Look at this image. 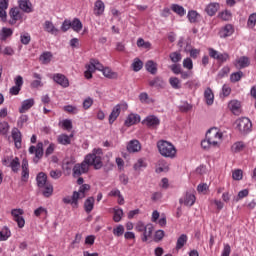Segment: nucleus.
Here are the masks:
<instances>
[{
	"label": "nucleus",
	"instance_id": "f257e3e1",
	"mask_svg": "<svg viewBox=\"0 0 256 256\" xmlns=\"http://www.w3.org/2000/svg\"><path fill=\"white\" fill-rule=\"evenodd\" d=\"M94 169H101L103 167V149L95 148L91 154L85 156L81 163H77L73 166L72 175L73 177H81L89 173V167Z\"/></svg>",
	"mask_w": 256,
	"mask_h": 256
},
{
	"label": "nucleus",
	"instance_id": "f03ea898",
	"mask_svg": "<svg viewBox=\"0 0 256 256\" xmlns=\"http://www.w3.org/2000/svg\"><path fill=\"white\" fill-rule=\"evenodd\" d=\"M221 137H223V134H221V132H219L217 128H210L206 132L205 139L201 141L202 149L208 151V149H211V147H217V145H219V139H221Z\"/></svg>",
	"mask_w": 256,
	"mask_h": 256
},
{
	"label": "nucleus",
	"instance_id": "7ed1b4c3",
	"mask_svg": "<svg viewBox=\"0 0 256 256\" xmlns=\"http://www.w3.org/2000/svg\"><path fill=\"white\" fill-rule=\"evenodd\" d=\"M157 148L162 157H166L167 159H175L177 157V148L167 140L158 141Z\"/></svg>",
	"mask_w": 256,
	"mask_h": 256
},
{
	"label": "nucleus",
	"instance_id": "20e7f679",
	"mask_svg": "<svg viewBox=\"0 0 256 256\" xmlns=\"http://www.w3.org/2000/svg\"><path fill=\"white\" fill-rule=\"evenodd\" d=\"M236 129L242 135H247V133H251V129H253V123L247 117H241L235 121Z\"/></svg>",
	"mask_w": 256,
	"mask_h": 256
},
{
	"label": "nucleus",
	"instance_id": "39448f33",
	"mask_svg": "<svg viewBox=\"0 0 256 256\" xmlns=\"http://www.w3.org/2000/svg\"><path fill=\"white\" fill-rule=\"evenodd\" d=\"M28 152L30 155H34L33 162L39 163V161L43 159V155L45 153L43 150V142H38L36 146H30Z\"/></svg>",
	"mask_w": 256,
	"mask_h": 256
},
{
	"label": "nucleus",
	"instance_id": "423d86ee",
	"mask_svg": "<svg viewBox=\"0 0 256 256\" xmlns=\"http://www.w3.org/2000/svg\"><path fill=\"white\" fill-rule=\"evenodd\" d=\"M127 109H128L127 103L117 104L112 109V112L109 115V123H110V125H113V123H115V121H117V118L119 117V115H121V111H127Z\"/></svg>",
	"mask_w": 256,
	"mask_h": 256
},
{
	"label": "nucleus",
	"instance_id": "0eeeda50",
	"mask_svg": "<svg viewBox=\"0 0 256 256\" xmlns=\"http://www.w3.org/2000/svg\"><path fill=\"white\" fill-rule=\"evenodd\" d=\"M25 214V211L23 209H12L11 215L13 217V221H15L20 229H23L25 227V218H23L22 215Z\"/></svg>",
	"mask_w": 256,
	"mask_h": 256
},
{
	"label": "nucleus",
	"instance_id": "6e6552de",
	"mask_svg": "<svg viewBox=\"0 0 256 256\" xmlns=\"http://www.w3.org/2000/svg\"><path fill=\"white\" fill-rule=\"evenodd\" d=\"M143 125H146L149 129H157L161 125V120L155 115L147 116L143 121Z\"/></svg>",
	"mask_w": 256,
	"mask_h": 256
},
{
	"label": "nucleus",
	"instance_id": "1a4fd4ad",
	"mask_svg": "<svg viewBox=\"0 0 256 256\" xmlns=\"http://www.w3.org/2000/svg\"><path fill=\"white\" fill-rule=\"evenodd\" d=\"M52 79L54 83H57V85H60V87H63V89H67V87H69V79L65 77L64 74H53Z\"/></svg>",
	"mask_w": 256,
	"mask_h": 256
},
{
	"label": "nucleus",
	"instance_id": "9d476101",
	"mask_svg": "<svg viewBox=\"0 0 256 256\" xmlns=\"http://www.w3.org/2000/svg\"><path fill=\"white\" fill-rule=\"evenodd\" d=\"M10 15V25H15V23H17V21H21V19H23V13H21V10L18 7H14L10 9L9 12Z\"/></svg>",
	"mask_w": 256,
	"mask_h": 256
},
{
	"label": "nucleus",
	"instance_id": "9b49d317",
	"mask_svg": "<svg viewBox=\"0 0 256 256\" xmlns=\"http://www.w3.org/2000/svg\"><path fill=\"white\" fill-rule=\"evenodd\" d=\"M11 135L16 149H21L23 141V134H21V131L18 130V128H13Z\"/></svg>",
	"mask_w": 256,
	"mask_h": 256
},
{
	"label": "nucleus",
	"instance_id": "f8f14e48",
	"mask_svg": "<svg viewBox=\"0 0 256 256\" xmlns=\"http://www.w3.org/2000/svg\"><path fill=\"white\" fill-rule=\"evenodd\" d=\"M91 189L89 184H82L79 187L78 191H74V199L76 198L78 201L79 199H85L87 197V192Z\"/></svg>",
	"mask_w": 256,
	"mask_h": 256
},
{
	"label": "nucleus",
	"instance_id": "ddd939ff",
	"mask_svg": "<svg viewBox=\"0 0 256 256\" xmlns=\"http://www.w3.org/2000/svg\"><path fill=\"white\" fill-rule=\"evenodd\" d=\"M234 31L235 29H233V25L227 24L219 30L218 35L221 39H226V37H231Z\"/></svg>",
	"mask_w": 256,
	"mask_h": 256
},
{
	"label": "nucleus",
	"instance_id": "4468645a",
	"mask_svg": "<svg viewBox=\"0 0 256 256\" xmlns=\"http://www.w3.org/2000/svg\"><path fill=\"white\" fill-rule=\"evenodd\" d=\"M18 7L23 13H33V4L30 0H18Z\"/></svg>",
	"mask_w": 256,
	"mask_h": 256
},
{
	"label": "nucleus",
	"instance_id": "2eb2a0df",
	"mask_svg": "<svg viewBox=\"0 0 256 256\" xmlns=\"http://www.w3.org/2000/svg\"><path fill=\"white\" fill-rule=\"evenodd\" d=\"M141 122V116L139 114H129L124 122L126 127H132V125H137Z\"/></svg>",
	"mask_w": 256,
	"mask_h": 256
},
{
	"label": "nucleus",
	"instance_id": "dca6fc26",
	"mask_svg": "<svg viewBox=\"0 0 256 256\" xmlns=\"http://www.w3.org/2000/svg\"><path fill=\"white\" fill-rule=\"evenodd\" d=\"M180 204L186 207L193 206V190H188L183 198H180Z\"/></svg>",
	"mask_w": 256,
	"mask_h": 256
},
{
	"label": "nucleus",
	"instance_id": "f3484780",
	"mask_svg": "<svg viewBox=\"0 0 256 256\" xmlns=\"http://www.w3.org/2000/svg\"><path fill=\"white\" fill-rule=\"evenodd\" d=\"M7 9H9V0H0V19L7 21Z\"/></svg>",
	"mask_w": 256,
	"mask_h": 256
},
{
	"label": "nucleus",
	"instance_id": "a211bd4d",
	"mask_svg": "<svg viewBox=\"0 0 256 256\" xmlns=\"http://www.w3.org/2000/svg\"><path fill=\"white\" fill-rule=\"evenodd\" d=\"M204 101L208 106H211L213 103H215V94H213V90L209 87L204 91Z\"/></svg>",
	"mask_w": 256,
	"mask_h": 256
},
{
	"label": "nucleus",
	"instance_id": "6ab92c4d",
	"mask_svg": "<svg viewBox=\"0 0 256 256\" xmlns=\"http://www.w3.org/2000/svg\"><path fill=\"white\" fill-rule=\"evenodd\" d=\"M127 151L128 153H139V151H141V143L139 140H131L127 144Z\"/></svg>",
	"mask_w": 256,
	"mask_h": 256
},
{
	"label": "nucleus",
	"instance_id": "aec40b11",
	"mask_svg": "<svg viewBox=\"0 0 256 256\" xmlns=\"http://www.w3.org/2000/svg\"><path fill=\"white\" fill-rule=\"evenodd\" d=\"M35 105V99L30 98L22 101L21 107L19 108V113H27L31 107Z\"/></svg>",
	"mask_w": 256,
	"mask_h": 256
},
{
	"label": "nucleus",
	"instance_id": "412c9836",
	"mask_svg": "<svg viewBox=\"0 0 256 256\" xmlns=\"http://www.w3.org/2000/svg\"><path fill=\"white\" fill-rule=\"evenodd\" d=\"M105 13V3L101 0H97L94 4V15L97 17L103 15Z\"/></svg>",
	"mask_w": 256,
	"mask_h": 256
},
{
	"label": "nucleus",
	"instance_id": "4be33fe9",
	"mask_svg": "<svg viewBox=\"0 0 256 256\" xmlns=\"http://www.w3.org/2000/svg\"><path fill=\"white\" fill-rule=\"evenodd\" d=\"M22 181H28L29 179V161L27 158L22 160Z\"/></svg>",
	"mask_w": 256,
	"mask_h": 256
},
{
	"label": "nucleus",
	"instance_id": "5701e85b",
	"mask_svg": "<svg viewBox=\"0 0 256 256\" xmlns=\"http://www.w3.org/2000/svg\"><path fill=\"white\" fill-rule=\"evenodd\" d=\"M220 5L217 2H213L207 5L206 13L210 17H213L219 11Z\"/></svg>",
	"mask_w": 256,
	"mask_h": 256
},
{
	"label": "nucleus",
	"instance_id": "b1692460",
	"mask_svg": "<svg viewBox=\"0 0 256 256\" xmlns=\"http://www.w3.org/2000/svg\"><path fill=\"white\" fill-rule=\"evenodd\" d=\"M187 241H189V237H187V234L180 235L176 241V251H181V248L187 245Z\"/></svg>",
	"mask_w": 256,
	"mask_h": 256
},
{
	"label": "nucleus",
	"instance_id": "393cba45",
	"mask_svg": "<svg viewBox=\"0 0 256 256\" xmlns=\"http://www.w3.org/2000/svg\"><path fill=\"white\" fill-rule=\"evenodd\" d=\"M62 201L66 205H72L73 209H77V207H79V200L75 198V194H72V197H64Z\"/></svg>",
	"mask_w": 256,
	"mask_h": 256
},
{
	"label": "nucleus",
	"instance_id": "a878e982",
	"mask_svg": "<svg viewBox=\"0 0 256 256\" xmlns=\"http://www.w3.org/2000/svg\"><path fill=\"white\" fill-rule=\"evenodd\" d=\"M37 185L39 189L45 187V185H48L49 182H47V174L40 172L36 177Z\"/></svg>",
	"mask_w": 256,
	"mask_h": 256
},
{
	"label": "nucleus",
	"instance_id": "bb28decb",
	"mask_svg": "<svg viewBox=\"0 0 256 256\" xmlns=\"http://www.w3.org/2000/svg\"><path fill=\"white\" fill-rule=\"evenodd\" d=\"M95 207V198L94 197H88L84 202V211L86 213H91Z\"/></svg>",
	"mask_w": 256,
	"mask_h": 256
},
{
	"label": "nucleus",
	"instance_id": "cd10ccee",
	"mask_svg": "<svg viewBox=\"0 0 256 256\" xmlns=\"http://www.w3.org/2000/svg\"><path fill=\"white\" fill-rule=\"evenodd\" d=\"M71 137H73V134L70 136L67 134H60L57 137V143H59V145H71Z\"/></svg>",
	"mask_w": 256,
	"mask_h": 256
},
{
	"label": "nucleus",
	"instance_id": "c85d7f7f",
	"mask_svg": "<svg viewBox=\"0 0 256 256\" xmlns=\"http://www.w3.org/2000/svg\"><path fill=\"white\" fill-rule=\"evenodd\" d=\"M33 79L36 80L31 82L32 89H37V87H43V82H41V79H43V77L41 76V74L37 72L33 73Z\"/></svg>",
	"mask_w": 256,
	"mask_h": 256
},
{
	"label": "nucleus",
	"instance_id": "c756f323",
	"mask_svg": "<svg viewBox=\"0 0 256 256\" xmlns=\"http://www.w3.org/2000/svg\"><path fill=\"white\" fill-rule=\"evenodd\" d=\"M151 235H153V224H147L144 228L142 241L144 243L149 241V237H151Z\"/></svg>",
	"mask_w": 256,
	"mask_h": 256
},
{
	"label": "nucleus",
	"instance_id": "7c9ffc66",
	"mask_svg": "<svg viewBox=\"0 0 256 256\" xmlns=\"http://www.w3.org/2000/svg\"><path fill=\"white\" fill-rule=\"evenodd\" d=\"M145 69L148 71V73H151V75L157 74V63H155L153 60H149L145 64Z\"/></svg>",
	"mask_w": 256,
	"mask_h": 256
},
{
	"label": "nucleus",
	"instance_id": "2f4dec72",
	"mask_svg": "<svg viewBox=\"0 0 256 256\" xmlns=\"http://www.w3.org/2000/svg\"><path fill=\"white\" fill-rule=\"evenodd\" d=\"M13 173H19V169L21 168V161L19 160V157H15L11 160L10 166Z\"/></svg>",
	"mask_w": 256,
	"mask_h": 256
},
{
	"label": "nucleus",
	"instance_id": "473e14b6",
	"mask_svg": "<svg viewBox=\"0 0 256 256\" xmlns=\"http://www.w3.org/2000/svg\"><path fill=\"white\" fill-rule=\"evenodd\" d=\"M73 167H75V162L73 160H65L62 164L63 171H66L68 175L73 171Z\"/></svg>",
	"mask_w": 256,
	"mask_h": 256
},
{
	"label": "nucleus",
	"instance_id": "72a5a7b5",
	"mask_svg": "<svg viewBox=\"0 0 256 256\" xmlns=\"http://www.w3.org/2000/svg\"><path fill=\"white\" fill-rule=\"evenodd\" d=\"M44 29L47 33H51L52 35H57V33H59V30L55 28V25H53L51 21H46L44 23Z\"/></svg>",
	"mask_w": 256,
	"mask_h": 256
},
{
	"label": "nucleus",
	"instance_id": "f704fd0d",
	"mask_svg": "<svg viewBox=\"0 0 256 256\" xmlns=\"http://www.w3.org/2000/svg\"><path fill=\"white\" fill-rule=\"evenodd\" d=\"M40 190L44 197H51L53 195V185L51 183L46 184Z\"/></svg>",
	"mask_w": 256,
	"mask_h": 256
},
{
	"label": "nucleus",
	"instance_id": "c9c22d12",
	"mask_svg": "<svg viewBox=\"0 0 256 256\" xmlns=\"http://www.w3.org/2000/svg\"><path fill=\"white\" fill-rule=\"evenodd\" d=\"M169 171V164L165 160L161 159L158 161V167L156 168V173H163Z\"/></svg>",
	"mask_w": 256,
	"mask_h": 256
},
{
	"label": "nucleus",
	"instance_id": "e433bc0d",
	"mask_svg": "<svg viewBox=\"0 0 256 256\" xmlns=\"http://www.w3.org/2000/svg\"><path fill=\"white\" fill-rule=\"evenodd\" d=\"M51 59H53V54L51 52H44L40 56V61L43 63V65H48V63H51Z\"/></svg>",
	"mask_w": 256,
	"mask_h": 256
},
{
	"label": "nucleus",
	"instance_id": "4c0bfd02",
	"mask_svg": "<svg viewBox=\"0 0 256 256\" xmlns=\"http://www.w3.org/2000/svg\"><path fill=\"white\" fill-rule=\"evenodd\" d=\"M71 26L73 31H75L76 33H79L81 29H83V23H81V20H79L78 18L73 19V21L71 22Z\"/></svg>",
	"mask_w": 256,
	"mask_h": 256
},
{
	"label": "nucleus",
	"instance_id": "58836bf2",
	"mask_svg": "<svg viewBox=\"0 0 256 256\" xmlns=\"http://www.w3.org/2000/svg\"><path fill=\"white\" fill-rule=\"evenodd\" d=\"M244 149H245V143H243L242 141H238L234 143L231 147V150L233 153H241V151H243Z\"/></svg>",
	"mask_w": 256,
	"mask_h": 256
},
{
	"label": "nucleus",
	"instance_id": "ea45409f",
	"mask_svg": "<svg viewBox=\"0 0 256 256\" xmlns=\"http://www.w3.org/2000/svg\"><path fill=\"white\" fill-rule=\"evenodd\" d=\"M237 65L240 69H245V67H249L250 62L247 56H242L237 60Z\"/></svg>",
	"mask_w": 256,
	"mask_h": 256
},
{
	"label": "nucleus",
	"instance_id": "a19ab883",
	"mask_svg": "<svg viewBox=\"0 0 256 256\" xmlns=\"http://www.w3.org/2000/svg\"><path fill=\"white\" fill-rule=\"evenodd\" d=\"M171 10L176 13L177 15H179L180 17H183V15H185V8H183V6L178 5V4H172L171 5Z\"/></svg>",
	"mask_w": 256,
	"mask_h": 256
},
{
	"label": "nucleus",
	"instance_id": "79ce46f5",
	"mask_svg": "<svg viewBox=\"0 0 256 256\" xmlns=\"http://www.w3.org/2000/svg\"><path fill=\"white\" fill-rule=\"evenodd\" d=\"M112 233L114 237H123V235L125 234V227L120 224L113 228Z\"/></svg>",
	"mask_w": 256,
	"mask_h": 256
},
{
	"label": "nucleus",
	"instance_id": "37998d69",
	"mask_svg": "<svg viewBox=\"0 0 256 256\" xmlns=\"http://www.w3.org/2000/svg\"><path fill=\"white\" fill-rule=\"evenodd\" d=\"M11 237V230H9L7 227L2 228L0 231V241H7Z\"/></svg>",
	"mask_w": 256,
	"mask_h": 256
},
{
	"label": "nucleus",
	"instance_id": "c03bdc74",
	"mask_svg": "<svg viewBox=\"0 0 256 256\" xmlns=\"http://www.w3.org/2000/svg\"><path fill=\"white\" fill-rule=\"evenodd\" d=\"M243 78V71L234 72L230 75L231 83H237Z\"/></svg>",
	"mask_w": 256,
	"mask_h": 256
},
{
	"label": "nucleus",
	"instance_id": "a18cd8bd",
	"mask_svg": "<svg viewBox=\"0 0 256 256\" xmlns=\"http://www.w3.org/2000/svg\"><path fill=\"white\" fill-rule=\"evenodd\" d=\"M22 45H29L31 43V34L24 32L20 35Z\"/></svg>",
	"mask_w": 256,
	"mask_h": 256
},
{
	"label": "nucleus",
	"instance_id": "49530a36",
	"mask_svg": "<svg viewBox=\"0 0 256 256\" xmlns=\"http://www.w3.org/2000/svg\"><path fill=\"white\" fill-rule=\"evenodd\" d=\"M132 69L133 71H141L143 69V61H141L139 58H135L134 62L132 63Z\"/></svg>",
	"mask_w": 256,
	"mask_h": 256
},
{
	"label": "nucleus",
	"instance_id": "de8ad7c7",
	"mask_svg": "<svg viewBox=\"0 0 256 256\" xmlns=\"http://www.w3.org/2000/svg\"><path fill=\"white\" fill-rule=\"evenodd\" d=\"M169 83L173 89H181V81L177 77H171Z\"/></svg>",
	"mask_w": 256,
	"mask_h": 256
},
{
	"label": "nucleus",
	"instance_id": "09e8293b",
	"mask_svg": "<svg viewBox=\"0 0 256 256\" xmlns=\"http://www.w3.org/2000/svg\"><path fill=\"white\" fill-rule=\"evenodd\" d=\"M102 73L104 77H107L108 79H115L117 77V74L111 70V68H103Z\"/></svg>",
	"mask_w": 256,
	"mask_h": 256
},
{
	"label": "nucleus",
	"instance_id": "8fccbe9b",
	"mask_svg": "<svg viewBox=\"0 0 256 256\" xmlns=\"http://www.w3.org/2000/svg\"><path fill=\"white\" fill-rule=\"evenodd\" d=\"M123 217V209H116L114 210V216H113V221L115 223H119Z\"/></svg>",
	"mask_w": 256,
	"mask_h": 256
},
{
	"label": "nucleus",
	"instance_id": "3c124183",
	"mask_svg": "<svg viewBox=\"0 0 256 256\" xmlns=\"http://www.w3.org/2000/svg\"><path fill=\"white\" fill-rule=\"evenodd\" d=\"M219 17H220V19H222L223 21H231V17H232L231 11L225 10V11H223V12H220V13H219Z\"/></svg>",
	"mask_w": 256,
	"mask_h": 256
},
{
	"label": "nucleus",
	"instance_id": "603ef678",
	"mask_svg": "<svg viewBox=\"0 0 256 256\" xmlns=\"http://www.w3.org/2000/svg\"><path fill=\"white\" fill-rule=\"evenodd\" d=\"M232 178L234 179V181H241V179H243V170L241 169L234 170L232 173Z\"/></svg>",
	"mask_w": 256,
	"mask_h": 256
},
{
	"label": "nucleus",
	"instance_id": "864d4df0",
	"mask_svg": "<svg viewBox=\"0 0 256 256\" xmlns=\"http://www.w3.org/2000/svg\"><path fill=\"white\" fill-rule=\"evenodd\" d=\"M231 71V68H229V66H224L219 72H218V79H223V77H225L226 75H229Z\"/></svg>",
	"mask_w": 256,
	"mask_h": 256
},
{
	"label": "nucleus",
	"instance_id": "5fc2aeb1",
	"mask_svg": "<svg viewBox=\"0 0 256 256\" xmlns=\"http://www.w3.org/2000/svg\"><path fill=\"white\" fill-rule=\"evenodd\" d=\"M240 107H241V103H239V101L237 100H233L229 104V108L233 113H235L236 111H239Z\"/></svg>",
	"mask_w": 256,
	"mask_h": 256
},
{
	"label": "nucleus",
	"instance_id": "6e6d98bb",
	"mask_svg": "<svg viewBox=\"0 0 256 256\" xmlns=\"http://www.w3.org/2000/svg\"><path fill=\"white\" fill-rule=\"evenodd\" d=\"M150 87H161L163 85V80L159 77L154 78L149 81Z\"/></svg>",
	"mask_w": 256,
	"mask_h": 256
},
{
	"label": "nucleus",
	"instance_id": "4d7b16f0",
	"mask_svg": "<svg viewBox=\"0 0 256 256\" xmlns=\"http://www.w3.org/2000/svg\"><path fill=\"white\" fill-rule=\"evenodd\" d=\"M137 47H143L144 49H151V42H145L143 38L137 40Z\"/></svg>",
	"mask_w": 256,
	"mask_h": 256
},
{
	"label": "nucleus",
	"instance_id": "13d9d810",
	"mask_svg": "<svg viewBox=\"0 0 256 256\" xmlns=\"http://www.w3.org/2000/svg\"><path fill=\"white\" fill-rule=\"evenodd\" d=\"M247 25L251 29H253V27H255V25H256V13L250 14V16L248 17Z\"/></svg>",
	"mask_w": 256,
	"mask_h": 256
},
{
	"label": "nucleus",
	"instance_id": "bf43d9fd",
	"mask_svg": "<svg viewBox=\"0 0 256 256\" xmlns=\"http://www.w3.org/2000/svg\"><path fill=\"white\" fill-rule=\"evenodd\" d=\"M63 110L66 113H72L73 115H77V113H79V110L77 109V107H75L73 105L64 106Z\"/></svg>",
	"mask_w": 256,
	"mask_h": 256
},
{
	"label": "nucleus",
	"instance_id": "052dcab7",
	"mask_svg": "<svg viewBox=\"0 0 256 256\" xmlns=\"http://www.w3.org/2000/svg\"><path fill=\"white\" fill-rule=\"evenodd\" d=\"M169 57H170L172 63H179V61L181 60V53L172 52V53H170Z\"/></svg>",
	"mask_w": 256,
	"mask_h": 256
},
{
	"label": "nucleus",
	"instance_id": "680f3d73",
	"mask_svg": "<svg viewBox=\"0 0 256 256\" xmlns=\"http://www.w3.org/2000/svg\"><path fill=\"white\" fill-rule=\"evenodd\" d=\"M139 99L142 103H153V100L149 98V94H147L146 92H142L139 95Z\"/></svg>",
	"mask_w": 256,
	"mask_h": 256
},
{
	"label": "nucleus",
	"instance_id": "e2e57ef3",
	"mask_svg": "<svg viewBox=\"0 0 256 256\" xmlns=\"http://www.w3.org/2000/svg\"><path fill=\"white\" fill-rule=\"evenodd\" d=\"M91 107H93V98L87 97L83 101V109H85L87 111V109H91Z\"/></svg>",
	"mask_w": 256,
	"mask_h": 256
},
{
	"label": "nucleus",
	"instance_id": "0e129e2a",
	"mask_svg": "<svg viewBox=\"0 0 256 256\" xmlns=\"http://www.w3.org/2000/svg\"><path fill=\"white\" fill-rule=\"evenodd\" d=\"M13 35V30L11 28H2V39H7Z\"/></svg>",
	"mask_w": 256,
	"mask_h": 256
},
{
	"label": "nucleus",
	"instance_id": "69168bd1",
	"mask_svg": "<svg viewBox=\"0 0 256 256\" xmlns=\"http://www.w3.org/2000/svg\"><path fill=\"white\" fill-rule=\"evenodd\" d=\"M0 133L1 135H7L9 133V123L4 122L0 124Z\"/></svg>",
	"mask_w": 256,
	"mask_h": 256
},
{
	"label": "nucleus",
	"instance_id": "338daca9",
	"mask_svg": "<svg viewBox=\"0 0 256 256\" xmlns=\"http://www.w3.org/2000/svg\"><path fill=\"white\" fill-rule=\"evenodd\" d=\"M198 193H205L206 191H209V185L207 183H201L197 186Z\"/></svg>",
	"mask_w": 256,
	"mask_h": 256
},
{
	"label": "nucleus",
	"instance_id": "774afa93",
	"mask_svg": "<svg viewBox=\"0 0 256 256\" xmlns=\"http://www.w3.org/2000/svg\"><path fill=\"white\" fill-rule=\"evenodd\" d=\"M231 255V245L224 244L221 256H230Z\"/></svg>",
	"mask_w": 256,
	"mask_h": 256
}]
</instances>
